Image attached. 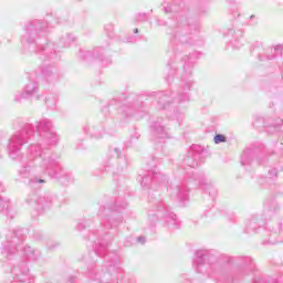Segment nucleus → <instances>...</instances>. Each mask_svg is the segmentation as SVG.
<instances>
[{
  "label": "nucleus",
  "instance_id": "obj_39",
  "mask_svg": "<svg viewBox=\"0 0 283 283\" xmlns=\"http://www.w3.org/2000/svg\"><path fill=\"white\" fill-rule=\"evenodd\" d=\"M190 88H191V84L188 83V84L186 85V87H185V91H189Z\"/></svg>",
  "mask_w": 283,
  "mask_h": 283
},
{
  "label": "nucleus",
  "instance_id": "obj_8",
  "mask_svg": "<svg viewBox=\"0 0 283 283\" xmlns=\"http://www.w3.org/2000/svg\"><path fill=\"white\" fill-rule=\"evenodd\" d=\"M191 30H196V25L189 24V21L185 20V22L177 28L176 33L171 39L172 43H179L180 45L189 43V41L191 40V38L189 36Z\"/></svg>",
  "mask_w": 283,
  "mask_h": 283
},
{
  "label": "nucleus",
  "instance_id": "obj_18",
  "mask_svg": "<svg viewBox=\"0 0 283 283\" xmlns=\"http://www.w3.org/2000/svg\"><path fill=\"white\" fill-rule=\"evenodd\" d=\"M151 133L155 138H169V133L167 128L163 125V119L155 122L151 125Z\"/></svg>",
  "mask_w": 283,
  "mask_h": 283
},
{
  "label": "nucleus",
  "instance_id": "obj_13",
  "mask_svg": "<svg viewBox=\"0 0 283 283\" xmlns=\"http://www.w3.org/2000/svg\"><path fill=\"white\" fill-rule=\"evenodd\" d=\"M262 244L264 247L273 244H282L283 242V232L282 230H268L262 228Z\"/></svg>",
  "mask_w": 283,
  "mask_h": 283
},
{
  "label": "nucleus",
  "instance_id": "obj_6",
  "mask_svg": "<svg viewBox=\"0 0 283 283\" xmlns=\"http://www.w3.org/2000/svg\"><path fill=\"white\" fill-rule=\"evenodd\" d=\"M25 202L30 207L38 209V211H48L52 207H59V199L52 193L38 195L32 192L27 197Z\"/></svg>",
  "mask_w": 283,
  "mask_h": 283
},
{
  "label": "nucleus",
  "instance_id": "obj_2",
  "mask_svg": "<svg viewBox=\"0 0 283 283\" xmlns=\"http://www.w3.org/2000/svg\"><path fill=\"white\" fill-rule=\"evenodd\" d=\"M191 180L197 181L199 189H201V191H206L209 196L213 197L218 195V189H216V186H213V182L207 178V176L187 174L185 181L177 185H170L168 187L167 192L169 197L177 202H187L189 200V188H187V185H189Z\"/></svg>",
  "mask_w": 283,
  "mask_h": 283
},
{
  "label": "nucleus",
  "instance_id": "obj_23",
  "mask_svg": "<svg viewBox=\"0 0 283 283\" xmlns=\"http://www.w3.org/2000/svg\"><path fill=\"white\" fill-rule=\"evenodd\" d=\"M0 211H6L8 218H14V216L10 214V200L4 199L0 196Z\"/></svg>",
  "mask_w": 283,
  "mask_h": 283
},
{
  "label": "nucleus",
  "instance_id": "obj_34",
  "mask_svg": "<svg viewBox=\"0 0 283 283\" xmlns=\"http://www.w3.org/2000/svg\"><path fill=\"white\" fill-rule=\"evenodd\" d=\"M87 220H84V221H82V222H80V223H77V231H83V229H85V224H87Z\"/></svg>",
  "mask_w": 283,
  "mask_h": 283
},
{
  "label": "nucleus",
  "instance_id": "obj_25",
  "mask_svg": "<svg viewBox=\"0 0 283 283\" xmlns=\"http://www.w3.org/2000/svg\"><path fill=\"white\" fill-rule=\"evenodd\" d=\"M270 54L266 55L268 61H273V59H275V53L276 52H281V54H283V44H277L274 48H271L269 50Z\"/></svg>",
  "mask_w": 283,
  "mask_h": 283
},
{
  "label": "nucleus",
  "instance_id": "obj_27",
  "mask_svg": "<svg viewBox=\"0 0 283 283\" xmlns=\"http://www.w3.org/2000/svg\"><path fill=\"white\" fill-rule=\"evenodd\" d=\"M42 74L49 83H52V81H54V78H56V75H54V73L52 72V69H50V67L43 69Z\"/></svg>",
  "mask_w": 283,
  "mask_h": 283
},
{
  "label": "nucleus",
  "instance_id": "obj_19",
  "mask_svg": "<svg viewBox=\"0 0 283 283\" xmlns=\"http://www.w3.org/2000/svg\"><path fill=\"white\" fill-rule=\"evenodd\" d=\"M82 56L84 59H90V56H93V59H98L99 61H102L104 65H109V63H112V59H103V48H96L93 50V52L86 51Z\"/></svg>",
  "mask_w": 283,
  "mask_h": 283
},
{
  "label": "nucleus",
  "instance_id": "obj_5",
  "mask_svg": "<svg viewBox=\"0 0 283 283\" xmlns=\"http://www.w3.org/2000/svg\"><path fill=\"white\" fill-rule=\"evenodd\" d=\"M25 233H28V230L25 229H17L9 232L7 234V240L2 242V248L0 249L1 255L7 260H10L12 255L21 249V244H23V241L25 240Z\"/></svg>",
  "mask_w": 283,
  "mask_h": 283
},
{
  "label": "nucleus",
  "instance_id": "obj_33",
  "mask_svg": "<svg viewBox=\"0 0 283 283\" xmlns=\"http://www.w3.org/2000/svg\"><path fill=\"white\" fill-rule=\"evenodd\" d=\"M214 143H216V145H220V143H227V136H224L222 134H217L214 136Z\"/></svg>",
  "mask_w": 283,
  "mask_h": 283
},
{
  "label": "nucleus",
  "instance_id": "obj_40",
  "mask_svg": "<svg viewBox=\"0 0 283 283\" xmlns=\"http://www.w3.org/2000/svg\"><path fill=\"white\" fill-rule=\"evenodd\" d=\"M3 191V186L0 182V192Z\"/></svg>",
  "mask_w": 283,
  "mask_h": 283
},
{
  "label": "nucleus",
  "instance_id": "obj_38",
  "mask_svg": "<svg viewBox=\"0 0 283 283\" xmlns=\"http://www.w3.org/2000/svg\"><path fill=\"white\" fill-rule=\"evenodd\" d=\"M164 10L167 14H169V12H171V7H164Z\"/></svg>",
  "mask_w": 283,
  "mask_h": 283
},
{
  "label": "nucleus",
  "instance_id": "obj_42",
  "mask_svg": "<svg viewBox=\"0 0 283 283\" xmlns=\"http://www.w3.org/2000/svg\"><path fill=\"white\" fill-rule=\"evenodd\" d=\"M168 65L171 67V63H168Z\"/></svg>",
  "mask_w": 283,
  "mask_h": 283
},
{
  "label": "nucleus",
  "instance_id": "obj_37",
  "mask_svg": "<svg viewBox=\"0 0 283 283\" xmlns=\"http://www.w3.org/2000/svg\"><path fill=\"white\" fill-rule=\"evenodd\" d=\"M137 242H139L140 244H145V237H138Z\"/></svg>",
  "mask_w": 283,
  "mask_h": 283
},
{
  "label": "nucleus",
  "instance_id": "obj_32",
  "mask_svg": "<svg viewBox=\"0 0 283 283\" xmlns=\"http://www.w3.org/2000/svg\"><path fill=\"white\" fill-rule=\"evenodd\" d=\"M189 102V95L187 93H180L177 97V103L182 104Z\"/></svg>",
  "mask_w": 283,
  "mask_h": 283
},
{
  "label": "nucleus",
  "instance_id": "obj_41",
  "mask_svg": "<svg viewBox=\"0 0 283 283\" xmlns=\"http://www.w3.org/2000/svg\"><path fill=\"white\" fill-rule=\"evenodd\" d=\"M134 34H138V29H135V30H134Z\"/></svg>",
  "mask_w": 283,
  "mask_h": 283
},
{
  "label": "nucleus",
  "instance_id": "obj_22",
  "mask_svg": "<svg viewBox=\"0 0 283 283\" xmlns=\"http://www.w3.org/2000/svg\"><path fill=\"white\" fill-rule=\"evenodd\" d=\"M23 253L29 258V260H39V258H41V251L34 250L31 247H24Z\"/></svg>",
  "mask_w": 283,
  "mask_h": 283
},
{
  "label": "nucleus",
  "instance_id": "obj_3",
  "mask_svg": "<svg viewBox=\"0 0 283 283\" xmlns=\"http://www.w3.org/2000/svg\"><path fill=\"white\" fill-rule=\"evenodd\" d=\"M45 28H48V23L41 22L39 20L28 23L25 25V32L22 35V45L24 50H28V52H38L39 54H42V56H45L49 60L56 59V50H54V43L50 42L41 49H39V46L36 45V35L39 34V32H41V30H45Z\"/></svg>",
  "mask_w": 283,
  "mask_h": 283
},
{
  "label": "nucleus",
  "instance_id": "obj_20",
  "mask_svg": "<svg viewBox=\"0 0 283 283\" xmlns=\"http://www.w3.org/2000/svg\"><path fill=\"white\" fill-rule=\"evenodd\" d=\"M88 277H91V280L99 281V283H109L112 274H109V272H105V273L95 274L94 276V272L90 271Z\"/></svg>",
  "mask_w": 283,
  "mask_h": 283
},
{
  "label": "nucleus",
  "instance_id": "obj_30",
  "mask_svg": "<svg viewBox=\"0 0 283 283\" xmlns=\"http://www.w3.org/2000/svg\"><path fill=\"white\" fill-rule=\"evenodd\" d=\"M45 105L50 107V109H54L56 107V99L53 96H49L45 98Z\"/></svg>",
  "mask_w": 283,
  "mask_h": 283
},
{
  "label": "nucleus",
  "instance_id": "obj_15",
  "mask_svg": "<svg viewBox=\"0 0 283 283\" xmlns=\"http://www.w3.org/2000/svg\"><path fill=\"white\" fill-rule=\"evenodd\" d=\"M84 134L91 138H103L105 136V126L103 124H86L83 127Z\"/></svg>",
  "mask_w": 283,
  "mask_h": 283
},
{
  "label": "nucleus",
  "instance_id": "obj_1",
  "mask_svg": "<svg viewBox=\"0 0 283 283\" xmlns=\"http://www.w3.org/2000/svg\"><path fill=\"white\" fill-rule=\"evenodd\" d=\"M54 147L59 143V135L54 132V124L48 118L35 122V125L25 124L9 139L8 154L11 160L21 163L18 169V180L28 187L45 185L43 177L48 174L62 182H74L72 174L65 171L59 163V155L43 144Z\"/></svg>",
  "mask_w": 283,
  "mask_h": 283
},
{
  "label": "nucleus",
  "instance_id": "obj_21",
  "mask_svg": "<svg viewBox=\"0 0 283 283\" xmlns=\"http://www.w3.org/2000/svg\"><path fill=\"white\" fill-rule=\"evenodd\" d=\"M74 41H76V38H74V35L66 33L65 35H63L57 44V48L61 50L63 48H70V45H72V43H74Z\"/></svg>",
  "mask_w": 283,
  "mask_h": 283
},
{
  "label": "nucleus",
  "instance_id": "obj_11",
  "mask_svg": "<svg viewBox=\"0 0 283 283\" xmlns=\"http://www.w3.org/2000/svg\"><path fill=\"white\" fill-rule=\"evenodd\" d=\"M205 151V148L200 145H192L190 147V150L188 153V156L185 157L184 163L191 169H195V167H198L200 164V158H202V154Z\"/></svg>",
  "mask_w": 283,
  "mask_h": 283
},
{
  "label": "nucleus",
  "instance_id": "obj_24",
  "mask_svg": "<svg viewBox=\"0 0 283 283\" xmlns=\"http://www.w3.org/2000/svg\"><path fill=\"white\" fill-rule=\"evenodd\" d=\"M158 105H159V109H167V105H169L170 101H169V95L165 94V93H160L158 95Z\"/></svg>",
  "mask_w": 283,
  "mask_h": 283
},
{
  "label": "nucleus",
  "instance_id": "obj_10",
  "mask_svg": "<svg viewBox=\"0 0 283 283\" xmlns=\"http://www.w3.org/2000/svg\"><path fill=\"white\" fill-rule=\"evenodd\" d=\"M13 279L11 283H33L34 277H32L29 273L28 264L23 262L21 265H17L12 269Z\"/></svg>",
  "mask_w": 283,
  "mask_h": 283
},
{
  "label": "nucleus",
  "instance_id": "obj_26",
  "mask_svg": "<svg viewBox=\"0 0 283 283\" xmlns=\"http://www.w3.org/2000/svg\"><path fill=\"white\" fill-rule=\"evenodd\" d=\"M95 253L99 258H104L105 253H107V245L104 242H99L95 245Z\"/></svg>",
  "mask_w": 283,
  "mask_h": 283
},
{
  "label": "nucleus",
  "instance_id": "obj_29",
  "mask_svg": "<svg viewBox=\"0 0 283 283\" xmlns=\"http://www.w3.org/2000/svg\"><path fill=\"white\" fill-rule=\"evenodd\" d=\"M241 165L243 166L251 165V150H244L241 157Z\"/></svg>",
  "mask_w": 283,
  "mask_h": 283
},
{
  "label": "nucleus",
  "instance_id": "obj_9",
  "mask_svg": "<svg viewBox=\"0 0 283 283\" xmlns=\"http://www.w3.org/2000/svg\"><path fill=\"white\" fill-rule=\"evenodd\" d=\"M138 180L140 181L143 189H149L153 182H165L167 177H165L163 172H158L154 169L139 175Z\"/></svg>",
  "mask_w": 283,
  "mask_h": 283
},
{
  "label": "nucleus",
  "instance_id": "obj_35",
  "mask_svg": "<svg viewBox=\"0 0 283 283\" xmlns=\"http://www.w3.org/2000/svg\"><path fill=\"white\" fill-rule=\"evenodd\" d=\"M192 60H193V57H191V56L187 57V60L185 61V65H184L185 70H187V66H189V65H191V63H193Z\"/></svg>",
  "mask_w": 283,
  "mask_h": 283
},
{
  "label": "nucleus",
  "instance_id": "obj_31",
  "mask_svg": "<svg viewBox=\"0 0 283 283\" xmlns=\"http://www.w3.org/2000/svg\"><path fill=\"white\" fill-rule=\"evenodd\" d=\"M25 98H30L25 96V91L24 92H18L14 96L15 103H21L22 101H25Z\"/></svg>",
  "mask_w": 283,
  "mask_h": 283
},
{
  "label": "nucleus",
  "instance_id": "obj_7",
  "mask_svg": "<svg viewBox=\"0 0 283 283\" xmlns=\"http://www.w3.org/2000/svg\"><path fill=\"white\" fill-rule=\"evenodd\" d=\"M127 208V202L123 201L122 203L116 201L113 210L104 209L101 212L103 218L102 224L106 229H112V227H118L123 222V216H120V211Z\"/></svg>",
  "mask_w": 283,
  "mask_h": 283
},
{
  "label": "nucleus",
  "instance_id": "obj_28",
  "mask_svg": "<svg viewBox=\"0 0 283 283\" xmlns=\"http://www.w3.org/2000/svg\"><path fill=\"white\" fill-rule=\"evenodd\" d=\"M256 229H258V219H251L245 227L247 233H253L255 232Z\"/></svg>",
  "mask_w": 283,
  "mask_h": 283
},
{
  "label": "nucleus",
  "instance_id": "obj_4",
  "mask_svg": "<svg viewBox=\"0 0 283 283\" xmlns=\"http://www.w3.org/2000/svg\"><path fill=\"white\" fill-rule=\"evenodd\" d=\"M148 218L150 222L163 220L164 224L170 229V231H176V229L180 227V220H178V216L171 211V207L167 206L165 201H159L156 203L154 210H149Z\"/></svg>",
  "mask_w": 283,
  "mask_h": 283
},
{
  "label": "nucleus",
  "instance_id": "obj_16",
  "mask_svg": "<svg viewBox=\"0 0 283 283\" xmlns=\"http://www.w3.org/2000/svg\"><path fill=\"white\" fill-rule=\"evenodd\" d=\"M244 32L242 30H234V29H229L227 36H231L230 39V44L234 50H240L242 45H244V39L242 38Z\"/></svg>",
  "mask_w": 283,
  "mask_h": 283
},
{
  "label": "nucleus",
  "instance_id": "obj_17",
  "mask_svg": "<svg viewBox=\"0 0 283 283\" xmlns=\"http://www.w3.org/2000/svg\"><path fill=\"white\" fill-rule=\"evenodd\" d=\"M25 96L29 98H34L35 101H41V94H39V82L30 81L24 86Z\"/></svg>",
  "mask_w": 283,
  "mask_h": 283
},
{
  "label": "nucleus",
  "instance_id": "obj_36",
  "mask_svg": "<svg viewBox=\"0 0 283 283\" xmlns=\"http://www.w3.org/2000/svg\"><path fill=\"white\" fill-rule=\"evenodd\" d=\"M175 118H176V120H178V122H180V120H182V118H185V113H176L175 114Z\"/></svg>",
  "mask_w": 283,
  "mask_h": 283
},
{
  "label": "nucleus",
  "instance_id": "obj_12",
  "mask_svg": "<svg viewBox=\"0 0 283 283\" xmlns=\"http://www.w3.org/2000/svg\"><path fill=\"white\" fill-rule=\"evenodd\" d=\"M214 260L216 258L208 250H198L193 259V265L198 273H202V268L209 266Z\"/></svg>",
  "mask_w": 283,
  "mask_h": 283
},
{
  "label": "nucleus",
  "instance_id": "obj_14",
  "mask_svg": "<svg viewBox=\"0 0 283 283\" xmlns=\"http://www.w3.org/2000/svg\"><path fill=\"white\" fill-rule=\"evenodd\" d=\"M112 156H114V158L109 159L106 163V169L107 167H111L112 165H114L115 163L117 164V169H125L127 167V158L123 157V150H120V148L115 147L113 148V150H111Z\"/></svg>",
  "mask_w": 283,
  "mask_h": 283
}]
</instances>
